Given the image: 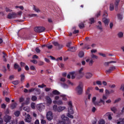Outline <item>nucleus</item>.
<instances>
[{
	"mask_svg": "<svg viewBox=\"0 0 124 124\" xmlns=\"http://www.w3.org/2000/svg\"><path fill=\"white\" fill-rule=\"evenodd\" d=\"M25 121L26 123H31V115L30 114H27L25 116Z\"/></svg>",
	"mask_w": 124,
	"mask_h": 124,
	"instance_id": "obj_12",
	"label": "nucleus"
},
{
	"mask_svg": "<svg viewBox=\"0 0 124 124\" xmlns=\"http://www.w3.org/2000/svg\"><path fill=\"white\" fill-rule=\"evenodd\" d=\"M23 110H24V111H26V112H29L30 111H31V108L26 106L23 108Z\"/></svg>",
	"mask_w": 124,
	"mask_h": 124,
	"instance_id": "obj_23",
	"label": "nucleus"
},
{
	"mask_svg": "<svg viewBox=\"0 0 124 124\" xmlns=\"http://www.w3.org/2000/svg\"><path fill=\"white\" fill-rule=\"evenodd\" d=\"M46 117L48 121H52V120H53V117H54L53 115V112L51 111L47 112L46 113Z\"/></svg>",
	"mask_w": 124,
	"mask_h": 124,
	"instance_id": "obj_7",
	"label": "nucleus"
},
{
	"mask_svg": "<svg viewBox=\"0 0 124 124\" xmlns=\"http://www.w3.org/2000/svg\"><path fill=\"white\" fill-rule=\"evenodd\" d=\"M46 105L47 106H49V105H51L52 104V99H51V98H50V97L46 96Z\"/></svg>",
	"mask_w": 124,
	"mask_h": 124,
	"instance_id": "obj_11",
	"label": "nucleus"
},
{
	"mask_svg": "<svg viewBox=\"0 0 124 124\" xmlns=\"http://www.w3.org/2000/svg\"><path fill=\"white\" fill-rule=\"evenodd\" d=\"M28 16L29 17H31V18L32 17H36V16H37V15L35 14H29Z\"/></svg>",
	"mask_w": 124,
	"mask_h": 124,
	"instance_id": "obj_38",
	"label": "nucleus"
},
{
	"mask_svg": "<svg viewBox=\"0 0 124 124\" xmlns=\"http://www.w3.org/2000/svg\"><path fill=\"white\" fill-rule=\"evenodd\" d=\"M92 90H93L92 87H89L86 90V93H90V92H91V91H92Z\"/></svg>",
	"mask_w": 124,
	"mask_h": 124,
	"instance_id": "obj_31",
	"label": "nucleus"
},
{
	"mask_svg": "<svg viewBox=\"0 0 124 124\" xmlns=\"http://www.w3.org/2000/svg\"><path fill=\"white\" fill-rule=\"evenodd\" d=\"M120 90H121V91H123V92H124V84H122V85H121V88H120Z\"/></svg>",
	"mask_w": 124,
	"mask_h": 124,
	"instance_id": "obj_63",
	"label": "nucleus"
},
{
	"mask_svg": "<svg viewBox=\"0 0 124 124\" xmlns=\"http://www.w3.org/2000/svg\"><path fill=\"white\" fill-rule=\"evenodd\" d=\"M35 51L36 53H40V49H39V48L36 47L35 49Z\"/></svg>",
	"mask_w": 124,
	"mask_h": 124,
	"instance_id": "obj_62",
	"label": "nucleus"
},
{
	"mask_svg": "<svg viewBox=\"0 0 124 124\" xmlns=\"http://www.w3.org/2000/svg\"><path fill=\"white\" fill-rule=\"evenodd\" d=\"M34 91L37 92V93H39V92H40V89L38 88H32L29 90V93H32V92Z\"/></svg>",
	"mask_w": 124,
	"mask_h": 124,
	"instance_id": "obj_15",
	"label": "nucleus"
},
{
	"mask_svg": "<svg viewBox=\"0 0 124 124\" xmlns=\"http://www.w3.org/2000/svg\"><path fill=\"white\" fill-rule=\"evenodd\" d=\"M52 44L56 46V47H58L59 50H61V49H62V48L63 47L62 45H60V44H59V43H58L57 42H53Z\"/></svg>",
	"mask_w": 124,
	"mask_h": 124,
	"instance_id": "obj_10",
	"label": "nucleus"
},
{
	"mask_svg": "<svg viewBox=\"0 0 124 124\" xmlns=\"http://www.w3.org/2000/svg\"><path fill=\"white\" fill-rule=\"evenodd\" d=\"M15 18H17V14L16 13L13 12L9 13L7 16L8 19H15Z\"/></svg>",
	"mask_w": 124,
	"mask_h": 124,
	"instance_id": "obj_8",
	"label": "nucleus"
},
{
	"mask_svg": "<svg viewBox=\"0 0 124 124\" xmlns=\"http://www.w3.org/2000/svg\"><path fill=\"white\" fill-rule=\"evenodd\" d=\"M62 86L63 88H64V89H66V88H68V86L65 83H63L62 84Z\"/></svg>",
	"mask_w": 124,
	"mask_h": 124,
	"instance_id": "obj_55",
	"label": "nucleus"
},
{
	"mask_svg": "<svg viewBox=\"0 0 124 124\" xmlns=\"http://www.w3.org/2000/svg\"><path fill=\"white\" fill-rule=\"evenodd\" d=\"M85 76L86 79H91V77H93V74L91 73H86Z\"/></svg>",
	"mask_w": 124,
	"mask_h": 124,
	"instance_id": "obj_16",
	"label": "nucleus"
},
{
	"mask_svg": "<svg viewBox=\"0 0 124 124\" xmlns=\"http://www.w3.org/2000/svg\"><path fill=\"white\" fill-rule=\"evenodd\" d=\"M33 10L35 11V12H37L38 13L40 12V10H39V9L36 8L35 5L33 6Z\"/></svg>",
	"mask_w": 124,
	"mask_h": 124,
	"instance_id": "obj_32",
	"label": "nucleus"
},
{
	"mask_svg": "<svg viewBox=\"0 0 124 124\" xmlns=\"http://www.w3.org/2000/svg\"><path fill=\"white\" fill-rule=\"evenodd\" d=\"M117 17H118V20H120V21H122V20H123V15L120 14H118L117 15Z\"/></svg>",
	"mask_w": 124,
	"mask_h": 124,
	"instance_id": "obj_29",
	"label": "nucleus"
},
{
	"mask_svg": "<svg viewBox=\"0 0 124 124\" xmlns=\"http://www.w3.org/2000/svg\"><path fill=\"white\" fill-rule=\"evenodd\" d=\"M5 10L7 12H12V10H10L8 8H6Z\"/></svg>",
	"mask_w": 124,
	"mask_h": 124,
	"instance_id": "obj_59",
	"label": "nucleus"
},
{
	"mask_svg": "<svg viewBox=\"0 0 124 124\" xmlns=\"http://www.w3.org/2000/svg\"><path fill=\"white\" fill-rule=\"evenodd\" d=\"M20 81L22 82V81H24L25 80V75L22 74L20 75Z\"/></svg>",
	"mask_w": 124,
	"mask_h": 124,
	"instance_id": "obj_35",
	"label": "nucleus"
},
{
	"mask_svg": "<svg viewBox=\"0 0 124 124\" xmlns=\"http://www.w3.org/2000/svg\"><path fill=\"white\" fill-rule=\"evenodd\" d=\"M3 93H9V90L8 88H7V89L3 91Z\"/></svg>",
	"mask_w": 124,
	"mask_h": 124,
	"instance_id": "obj_54",
	"label": "nucleus"
},
{
	"mask_svg": "<svg viewBox=\"0 0 124 124\" xmlns=\"http://www.w3.org/2000/svg\"><path fill=\"white\" fill-rule=\"evenodd\" d=\"M12 83L13 84V85H18L20 83V80L13 81L12 82Z\"/></svg>",
	"mask_w": 124,
	"mask_h": 124,
	"instance_id": "obj_30",
	"label": "nucleus"
},
{
	"mask_svg": "<svg viewBox=\"0 0 124 124\" xmlns=\"http://www.w3.org/2000/svg\"><path fill=\"white\" fill-rule=\"evenodd\" d=\"M41 123L42 124H46V121H45L44 119H41Z\"/></svg>",
	"mask_w": 124,
	"mask_h": 124,
	"instance_id": "obj_60",
	"label": "nucleus"
},
{
	"mask_svg": "<svg viewBox=\"0 0 124 124\" xmlns=\"http://www.w3.org/2000/svg\"><path fill=\"white\" fill-rule=\"evenodd\" d=\"M70 75H71V78L72 79H75V76L74 75L75 74V72H71L69 73Z\"/></svg>",
	"mask_w": 124,
	"mask_h": 124,
	"instance_id": "obj_25",
	"label": "nucleus"
},
{
	"mask_svg": "<svg viewBox=\"0 0 124 124\" xmlns=\"http://www.w3.org/2000/svg\"><path fill=\"white\" fill-rule=\"evenodd\" d=\"M77 50V47L75 46H72L69 47L68 49V51H70V52H75Z\"/></svg>",
	"mask_w": 124,
	"mask_h": 124,
	"instance_id": "obj_18",
	"label": "nucleus"
},
{
	"mask_svg": "<svg viewBox=\"0 0 124 124\" xmlns=\"http://www.w3.org/2000/svg\"><path fill=\"white\" fill-rule=\"evenodd\" d=\"M108 16V14L106 12H104V14L103 16V22L105 24V26H108L109 25V23L110 22V19L108 18H106V17Z\"/></svg>",
	"mask_w": 124,
	"mask_h": 124,
	"instance_id": "obj_4",
	"label": "nucleus"
},
{
	"mask_svg": "<svg viewBox=\"0 0 124 124\" xmlns=\"http://www.w3.org/2000/svg\"><path fill=\"white\" fill-rule=\"evenodd\" d=\"M52 93H60V92L58 91V90H55L52 92Z\"/></svg>",
	"mask_w": 124,
	"mask_h": 124,
	"instance_id": "obj_56",
	"label": "nucleus"
},
{
	"mask_svg": "<svg viewBox=\"0 0 124 124\" xmlns=\"http://www.w3.org/2000/svg\"><path fill=\"white\" fill-rule=\"evenodd\" d=\"M46 85L43 83L42 85H38V88H40L41 89H43V88H46Z\"/></svg>",
	"mask_w": 124,
	"mask_h": 124,
	"instance_id": "obj_34",
	"label": "nucleus"
},
{
	"mask_svg": "<svg viewBox=\"0 0 124 124\" xmlns=\"http://www.w3.org/2000/svg\"><path fill=\"white\" fill-rule=\"evenodd\" d=\"M16 117H19L20 115V111H16L14 113Z\"/></svg>",
	"mask_w": 124,
	"mask_h": 124,
	"instance_id": "obj_39",
	"label": "nucleus"
},
{
	"mask_svg": "<svg viewBox=\"0 0 124 124\" xmlns=\"http://www.w3.org/2000/svg\"><path fill=\"white\" fill-rule=\"evenodd\" d=\"M30 69L31 70H32L33 71H34L35 70V67L33 65H31L30 66Z\"/></svg>",
	"mask_w": 124,
	"mask_h": 124,
	"instance_id": "obj_51",
	"label": "nucleus"
},
{
	"mask_svg": "<svg viewBox=\"0 0 124 124\" xmlns=\"http://www.w3.org/2000/svg\"><path fill=\"white\" fill-rule=\"evenodd\" d=\"M46 48H48V49H52L53 48V45H46Z\"/></svg>",
	"mask_w": 124,
	"mask_h": 124,
	"instance_id": "obj_52",
	"label": "nucleus"
},
{
	"mask_svg": "<svg viewBox=\"0 0 124 124\" xmlns=\"http://www.w3.org/2000/svg\"><path fill=\"white\" fill-rule=\"evenodd\" d=\"M89 21L90 22V24H94V23L95 22V21H94V18H90Z\"/></svg>",
	"mask_w": 124,
	"mask_h": 124,
	"instance_id": "obj_36",
	"label": "nucleus"
},
{
	"mask_svg": "<svg viewBox=\"0 0 124 124\" xmlns=\"http://www.w3.org/2000/svg\"><path fill=\"white\" fill-rule=\"evenodd\" d=\"M31 62L34 63V64H36V63H37V61L35 60H31Z\"/></svg>",
	"mask_w": 124,
	"mask_h": 124,
	"instance_id": "obj_57",
	"label": "nucleus"
},
{
	"mask_svg": "<svg viewBox=\"0 0 124 124\" xmlns=\"http://www.w3.org/2000/svg\"><path fill=\"white\" fill-rule=\"evenodd\" d=\"M61 96L62 97L63 100H64L65 101H66L67 100V99L66 98L65 95H62Z\"/></svg>",
	"mask_w": 124,
	"mask_h": 124,
	"instance_id": "obj_50",
	"label": "nucleus"
},
{
	"mask_svg": "<svg viewBox=\"0 0 124 124\" xmlns=\"http://www.w3.org/2000/svg\"><path fill=\"white\" fill-rule=\"evenodd\" d=\"M66 109V107L65 106H59L58 107V112H62Z\"/></svg>",
	"mask_w": 124,
	"mask_h": 124,
	"instance_id": "obj_14",
	"label": "nucleus"
},
{
	"mask_svg": "<svg viewBox=\"0 0 124 124\" xmlns=\"http://www.w3.org/2000/svg\"><path fill=\"white\" fill-rule=\"evenodd\" d=\"M78 56L79 57V58H83L84 57V52L83 51L79 52L78 54Z\"/></svg>",
	"mask_w": 124,
	"mask_h": 124,
	"instance_id": "obj_33",
	"label": "nucleus"
},
{
	"mask_svg": "<svg viewBox=\"0 0 124 124\" xmlns=\"http://www.w3.org/2000/svg\"><path fill=\"white\" fill-rule=\"evenodd\" d=\"M109 10L110 11H113V10H114V4L113 3L110 4Z\"/></svg>",
	"mask_w": 124,
	"mask_h": 124,
	"instance_id": "obj_28",
	"label": "nucleus"
},
{
	"mask_svg": "<svg viewBox=\"0 0 124 124\" xmlns=\"http://www.w3.org/2000/svg\"><path fill=\"white\" fill-rule=\"evenodd\" d=\"M16 106H17V103H14L11 104L10 107L11 109H13L16 108Z\"/></svg>",
	"mask_w": 124,
	"mask_h": 124,
	"instance_id": "obj_22",
	"label": "nucleus"
},
{
	"mask_svg": "<svg viewBox=\"0 0 124 124\" xmlns=\"http://www.w3.org/2000/svg\"><path fill=\"white\" fill-rule=\"evenodd\" d=\"M34 30L36 32L41 33V32H44L46 29L44 27H35Z\"/></svg>",
	"mask_w": 124,
	"mask_h": 124,
	"instance_id": "obj_6",
	"label": "nucleus"
},
{
	"mask_svg": "<svg viewBox=\"0 0 124 124\" xmlns=\"http://www.w3.org/2000/svg\"><path fill=\"white\" fill-rule=\"evenodd\" d=\"M3 62H7V60H6V58H7V54L4 52H3Z\"/></svg>",
	"mask_w": 124,
	"mask_h": 124,
	"instance_id": "obj_20",
	"label": "nucleus"
},
{
	"mask_svg": "<svg viewBox=\"0 0 124 124\" xmlns=\"http://www.w3.org/2000/svg\"><path fill=\"white\" fill-rule=\"evenodd\" d=\"M37 99V97L35 96H32L31 97L32 101H35Z\"/></svg>",
	"mask_w": 124,
	"mask_h": 124,
	"instance_id": "obj_47",
	"label": "nucleus"
},
{
	"mask_svg": "<svg viewBox=\"0 0 124 124\" xmlns=\"http://www.w3.org/2000/svg\"><path fill=\"white\" fill-rule=\"evenodd\" d=\"M20 67V66L17 63H15L14 64V69H18Z\"/></svg>",
	"mask_w": 124,
	"mask_h": 124,
	"instance_id": "obj_27",
	"label": "nucleus"
},
{
	"mask_svg": "<svg viewBox=\"0 0 124 124\" xmlns=\"http://www.w3.org/2000/svg\"><path fill=\"white\" fill-rule=\"evenodd\" d=\"M93 60H91L89 62V65H90V66H92L93 65Z\"/></svg>",
	"mask_w": 124,
	"mask_h": 124,
	"instance_id": "obj_61",
	"label": "nucleus"
},
{
	"mask_svg": "<svg viewBox=\"0 0 124 124\" xmlns=\"http://www.w3.org/2000/svg\"><path fill=\"white\" fill-rule=\"evenodd\" d=\"M78 27L79 29H84L85 28V25L83 23H81L79 24H78Z\"/></svg>",
	"mask_w": 124,
	"mask_h": 124,
	"instance_id": "obj_26",
	"label": "nucleus"
},
{
	"mask_svg": "<svg viewBox=\"0 0 124 124\" xmlns=\"http://www.w3.org/2000/svg\"><path fill=\"white\" fill-rule=\"evenodd\" d=\"M116 62H117L111 61H109L108 62H107L106 63H107V65H108L109 64H110V63H116Z\"/></svg>",
	"mask_w": 124,
	"mask_h": 124,
	"instance_id": "obj_41",
	"label": "nucleus"
},
{
	"mask_svg": "<svg viewBox=\"0 0 124 124\" xmlns=\"http://www.w3.org/2000/svg\"><path fill=\"white\" fill-rule=\"evenodd\" d=\"M115 122L117 124H124V119H120L119 121H115Z\"/></svg>",
	"mask_w": 124,
	"mask_h": 124,
	"instance_id": "obj_19",
	"label": "nucleus"
},
{
	"mask_svg": "<svg viewBox=\"0 0 124 124\" xmlns=\"http://www.w3.org/2000/svg\"><path fill=\"white\" fill-rule=\"evenodd\" d=\"M107 98H108V96L104 95L103 96V99H100L99 101H96V97H93L92 98V103L95 106H101V105H102L101 103L105 104V102L104 101L106 100V99H107Z\"/></svg>",
	"mask_w": 124,
	"mask_h": 124,
	"instance_id": "obj_1",
	"label": "nucleus"
},
{
	"mask_svg": "<svg viewBox=\"0 0 124 124\" xmlns=\"http://www.w3.org/2000/svg\"><path fill=\"white\" fill-rule=\"evenodd\" d=\"M83 83L79 82L78 86L76 88V91L78 93H83Z\"/></svg>",
	"mask_w": 124,
	"mask_h": 124,
	"instance_id": "obj_5",
	"label": "nucleus"
},
{
	"mask_svg": "<svg viewBox=\"0 0 124 124\" xmlns=\"http://www.w3.org/2000/svg\"><path fill=\"white\" fill-rule=\"evenodd\" d=\"M120 1L121 0H115L114 2V7L115 9V11H118L119 10V4L120 3Z\"/></svg>",
	"mask_w": 124,
	"mask_h": 124,
	"instance_id": "obj_9",
	"label": "nucleus"
},
{
	"mask_svg": "<svg viewBox=\"0 0 124 124\" xmlns=\"http://www.w3.org/2000/svg\"><path fill=\"white\" fill-rule=\"evenodd\" d=\"M1 108H2V109H5V108H6V105H5V104H1Z\"/></svg>",
	"mask_w": 124,
	"mask_h": 124,
	"instance_id": "obj_49",
	"label": "nucleus"
},
{
	"mask_svg": "<svg viewBox=\"0 0 124 124\" xmlns=\"http://www.w3.org/2000/svg\"><path fill=\"white\" fill-rule=\"evenodd\" d=\"M99 124H105V121L101 119L99 121Z\"/></svg>",
	"mask_w": 124,
	"mask_h": 124,
	"instance_id": "obj_48",
	"label": "nucleus"
},
{
	"mask_svg": "<svg viewBox=\"0 0 124 124\" xmlns=\"http://www.w3.org/2000/svg\"><path fill=\"white\" fill-rule=\"evenodd\" d=\"M71 44H72V42H69L68 43H67L66 44V46L68 48H70V46H71Z\"/></svg>",
	"mask_w": 124,
	"mask_h": 124,
	"instance_id": "obj_46",
	"label": "nucleus"
},
{
	"mask_svg": "<svg viewBox=\"0 0 124 124\" xmlns=\"http://www.w3.org/2000/svg\"><path fill=\"white\" fill-rule=\"evenodd\" d=\"M37 108L39 110H40V111H42V107H41V105H38L37 106Z\"/></svg>",
	"mask_w": 124,
	"mask_h": 124,
	"instance_id": "obj_40",
	"label": "nucleus"
},
{
	"mask_svg": "<svg viewBox=\"0 0 124 124\" xmlns=\"http://www.w3.org/2000/svg\"><path fill=\"white\" fill-rule=\"evenodd\" d=\"M10 120H11V116L6 115L4 117V121L5 122L6 124H17V120L14 121L10 123Z\"/></svg>",
	"mask_w": 124,
	"mask_h": 124,
	"instance_id": "obj_3",
	"label": "nucleus"
},
{
	"mask_svg": "<svg viewBox=\"0 0 124 124\" xmlns=\"http://www.w3.org/2000/svg\"><path fill=\"white\" fill-rule=\"evenodd\" d=\"M68 105L69 107L68 108V113H67V116L68 118H70V119H73L74 117L72 115L74 114V110H73V106H72V101H69L68 102Z\"/></svg>",
	"mask_w": 124,
	"mask_h": 124,
	"instance_id": "obj_2",
	"label": "nucleus"
},
{
	"mask_svg": "<svg viewBox=\"0 0 124 124\" xmlns=\"http://www.w3.org/2000/svg\"><path fill=\"white\" fill-rule=\"evenodd\" d=\"M111 110L112 112H113V113H116V112H117V108H116L115 107H113L111 108Z\"/></svg>",
	"mask_w": 124,
	"mask_h": 124,
	"instance_id": "obj_42",
	"label": "nucleus"
},
{
	"mask_svg": "<svg viewBox=\"0 0 124 124\" xmlns=\"http://www.w3.org/2000/svg\"><path fill=\"white\" fill-rule=\"evenodd\" d=\"M57 104H58V105H62V104H63V103L62 102V101L59 100L57 101Z\"/></svg>",
	"mask_w": 124,
	"mask_h": 124,
	"instance_id": "obj_45",
	"label": "nucleus"
},
{
	"mask_svg": "<svg viewBox=\"0 0 124 124\" xmlns=\"http://www.w3.org/2000/svg\"><path fill=\"white\" fill-rule=\"evenodd\" d=\"M39 65H44V62L42 61H39L38 62Z\"/></svg>",
	"mask_w": 124,
	"mask_h": 124,
	"instance_id": "obj_58",
	"label": "nucleus"
},
{
	"mask_svg": "<svg viewBox=\"0 0 124 124\" xmlns=\"http://www.w3.org/2000/svg\"><path fill=\"white\" fill-rule=\"evenodd\" d=\"M119 38H123L124 37V33L123 32H119L117 34Z\"/></svg>",
	"mask_w": 124,
	"mask_h": 124,
	"instance_id": "obj_21",
	"label": "nucleus"
},
{
	"mask_svg": "<svg viewBox=\"0 0 124 124\" xmlns=\"http://www.w3.org/2000/svg\"><path fill=\"white\" fill-rule=\"evenodd\" d=\"M31 108H32V109H35V103H32L31 105Z\"/></svg>",
	"mask_w": 124,
	"mask_h": 124,
	"instance_id": "obj_43",
	"label": "nucleus"
},
{
	"mask_svg": "<svg viewBox=\"0 0 124 124\" xmlns=\"http://www.w3.org/2000/svg\"><path fill=\"white\" fill-rule=\"evenodd\" d=\"M100 11H99L97 12V14L95 15L96 17H98L99 16H100Z\"/></svg>",
	"mask_w": 124,
	"mask_h": 124,
	"instance_id": "obj_64",
	"label": "nucleus"
},
{
	"mask_svg": "<svg viewBox=\"0 0 124 124\" xmlns=\"http://www.w3.org/2000/svg\"><path fill=\"white\" fill-rule=\"evenodd\" d=\"M105 116H106V117H108V120L109 121H111V120H112V116H113V113L112 112H107Z\"/></svg>",
	"mask_w": 124,
	"mask_h": 124,
	"instance_id": "obj_13",
	"label": "nucleus"
},
{
	"mask_svg": "<svg viewBox=\"0 0 124 124\" xmlns=\"http://www.w3.org/2000/svg\"><path fill=\"white\" fill-rule=\"evenodd\" d=\"M116 69L115 66H111L109 67V69L108 70H107L106 72L108 73H110L111 71H113V70H115Z\"/></svg>",
	"mask_w": 124,
	"mask_h": 124,
	"instance_id": "obj_17",
	"label": "nucleus"
},
{
	"mask_svg": "<svg viewBox=\"0 0 124 124\" xmlns=\"http://www.w3.org/2000/svg\"><path fill=\"white\" fill-rule=\"evenodd\" d=\"M99 55L100 56H102V57H103V58H106V54L104 53H99Z\"/></svg>",
	"mask_w": 124,
	"mask_h": 124,
	"instance_id": "obj_53",
	"label": "nucleus"
},
{
	"mask_svg": "<svg viewBox=\"0 0 124 124\" xmlns=\"http://www.w3.org/2000/svg\"><path fill=\"white\" fill-rule=\"evenodd\" d=\"M53 110L54 112H58V106L57 105H54L53 106Z\"/></svg>",
	"mask_w": 124,
	"mask_h": 124,
	"instance_id": "obj_24",
	"label": "nucleus"
},
{
	"mask_svg": "<svg viewBox=\"0 0 124 124\" xmlns=\"http://www.w3.org/2000/svg\"><path fill=\"white\" fill-rule=\"evenodd\" d=\"M30 99H31L30 98H27L25 102L24 103V104L28 105V104H29V103H30Z\"/></svg>",
	"mask_w": 124,
	"mask_h": 124,
	"instance_id": "obj_37",
	"label": "nucleus"
},
{
	"mask_svg": "<svg viewBox=\"0 0 124 124\" xmlns=\"http://www.w3.org/2000/svg\"><path fill=\"white\" fill-rule=\"evenodd\" d=\"M91 58L92 59H95V60H97V59H98V57L96 56V55H95L94 54H92L91 55Z\"/></svg>",
	"mask_w": 124,
	"mask_h": 124,
	"instance_id": "obj_44",
	"label": "nucleus"
}]
</instances>
